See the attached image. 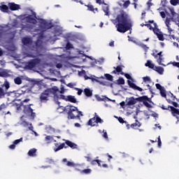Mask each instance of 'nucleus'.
Segmentation results:
<instances>
[{"mask_svg": "<svg viewBox=\"0 0 179 179\" xmlns=\"http://www.w3.org/2000/svg\"><path fill=\"white\" fill-rule=\"evenodd\" d=\"M115 22L117 23L115 27L119 33H127L132 28V22L128 17V14L124 11L117 15Z\"/></svg>", "mask_w": 179, "mask_h": 179, "instance_id": "f257e3e1", "label": "nucleus"}, {"mask_svg": "<svg viewBox=\"0 0 179 179\" xmlns=\"http://www.w3.org/2000/svg\"><path fill=\"white\" fill-rule=\"evenodd\" d=\"M58 93H59V89L57 86L47 88L40 94L39 100L41 103H47L50 100V97H53L55 101L61 99L66 101V96L65 95L58 94Z\"/></svg>", "mask_w": 179, "mask_h": 179, "instance_id": "f03ea898", "label": "nucleus"}, {"mask_svg": "<svg viewBox=\"0 0 179 179\" xmlns=\"http://www.w3.org/2000/svg\"><path fill=\"white\" fill-rule=\"evenodd\" d=\"M64 111L67 113L68 115V120H80V115H83L82 114V112L79 111L78 109V107L71 106V105H67L64 108Z\"/></svg>", "mask_w": 179, "mask_h": 179, "instance_id": "7ed1b4c3", "label": "nucleus"}, {"mask_svg": "<svg viewBox=\"0 0 179 179\" xmlns=\"http://www.w3.org/2000/svg\"><path fill=\"white\" fill-rule=\"evenodd\" d=\"M120 75H122L125 76L127 79H129L127 80V83L129 87H131V89H134V90H138V92H143V89H142L141 87H138L136 84L131 82V80H133L132 77H131V75H129V73H125L124 72L120 73Z\"/></svg>", "mask_w": 179, "mask_h": 179, "instance_id": "20e7f679", "label": "nucleus"}, {"mask_svg": "<svg viewBox=\"0 0 179 179\" xmlns=\"http://www.w3.org/2000/svg\"><path fill=\"white\" fill-rule=\"evenodd\" d=\"M138 101H141L143 103V104L147 107V108H152V105L149 103H152V99L148 97V96H140L138 99Z\"/></svg>", "mask_w": 179, "mask_h": 179, "instance_id": "39448f33", "label": "nucleus"}, {"mask_svg": "<svg viewBox=\"0 0 179 179\" xmlns=\"http://www.w3.org/2000/svg\"><path fill=\"white\" fill-rule=\"evenodd\" d=\"M93 121L96 122V124H103L104 121L100 117V116L97 115V113H95V117L91 118L88 122L87 124L90 125V127H95L96 124H93Z\"/></svg>", "mask_w": 179, "mask_h": 179, "instance_id": "423d86ee", "label": "nucleus"}, {"mask_svg": "<svg viewBox=\"0 0 179 179\" xmlns=\"http://www.w3.org/2000/svg\"><path fill=\"white\" fill-rule=\"evenodd\" d=\"M157 50H155V52L152 53V55L153 57L157 59V62L159 64V65H162L163 66H166V65L163 64L162 62H163V55L162 52H158Z\"/></svg>", "mask_w": 179, "mask_h": 179, "instance_id": "0eeeda50", "label": "nucleus"}, {"mask_svg": "<svg viewBox=\"0 0 179 179\" xmlns=\"http://www.w3.org/2000/svg\"><path fill=\"white\" fill-rule=\"evenodd\" d=\"M39 62H40L39 59H31L29 62H27V68L28 69H33L34 68H36L37 65H38Z\"/></svg>", "mask_w": 179, "mask_h": 179, "instance_id": "6e6552de", "label": "nucleus"}, {"mask_svg": "<svg viewBox=\"0 0 179 179\" xmlns=\"http://www.w3.org/2000/svg\"><path fill=\"white\" fill-rule=\"evenodd\" d=\"M32 104H29L27 106H24L23 112L24 114H30L31 117H36V113L33 112V108H31Z\"/></svg>", "mask_w": 179, "mask_h": 179, "instance_id": "1a4fd4ad", "label": "nucleus"}, {"mask_svg": "<svg viewBox=\"0 0 179 179\" xmlns=\"http://www.w3.org/2000/svg\"><path fill=\"white\" fill-rule=\"evenodd\" d=\"M12 76V71L3 69L0 71V78H10Z\"/></svg>", "mask_w": 179, "mask_h": 179, "instance_id": "9d476101", "label": "nucleus"}, {"mask_svg": "<svg viewBox=\"0 0 179 179\" xmlns=\"http://www.w3.org/2000/svg\"><path fill=\"white\" fill-rule=\"evenodd\" d=\"M29 101H30V99H24L22 101H21L20 103H15V108L17 111H20V110H22V107L24 108V106H27V105H24V103H29Z\"/></svg>", "mask_w": 179, "mask_h": 179, "instance_id": "9b49d317", "label": "nucleus"}, {"mask_svg": "<svg viewBox=\"0 0 179 179\" xmlns=\"http://www.w3.org/2000/svg\"><path fill=\"white\" fill-rule=\"evenodd\" d=\"M41 24L45 27V29H52L54 27V24L51 22H48L45 21V20L41 19Z\"/></svg>", "mask_w": 179, "mask_h": 179, "instance_id": "f8f14e48", "label": "nucleus"}, {"mask_svg": "<svg viewBox=\"0 0 179 179\" xmlns=\"http://www.w3.org/2000/svg\"><path fill=\"white\" fill-rule=\"evenodd\" d=\"M27 23H31L32 24H36L37 23V20L34 18L31 15H29L24 17Z\"/></svg>", "mask_w": 179, "mask_h": 179, "instance_id": "ddd939ff", "label": "nucleus"}, {"mask_svg": "<svg viewBox=\"0 0 179 179\" xmlns=\"http://www.w3.org/2000/svg\"><path fill=\"white\" fill-rule=\"evenodd\" d=\"M8 7L10 10H19L20 9V5L15 3H8Z\"/></svg>", "mask_w": 179, "mask_h": 179, "instance_id": "4468645a", "label": "nucleus"}, {"mask_svg": "<svg viewBox=\"0 0 179 179\" xmlns=\"http://www.w3.org/2000/svg\"><path fill=\"white\" fill-rule=\"evenodd\" d=\"M138 99H139V97L136 98V99H134V96L130 97L127 102V105L128 106H135V103H138V101H139Z\"/></svg>", "mask_w": 179, "mask_h": 179, "instance_id": "2eb2a0df", "label": "nucleus"}, {"mask_svg": "<svg viewBox=\"0 0 179 179\" xmlns=\"http://www.w3.org/2000/svg\"><path fill=\"white\" fill-rule=\"evenodd\" d=\"M55 146H56V148H53V150L55 152H58V151L62 150L63 148H67L66 146H65V143H62L59 145H58V143H55Z\"/></svg>", "mask_w": 179, "mask_h": 179, "instance_id": "dca6fc26", "label": "nucleus"}, {"mask_svg": "<svg viewBox=\"0 0 179 179\" xmlns=\"http://www.w3.org/2000/svg\"><path fill=\"white\" fill-rule=\"evenodd\" d=\"M84 94L87 97H92L93 96V90H90V88L84 89Z\"/></svg>", "mask_w": 179, "mask_h": 179, "instance_id": "f3484780", "label": "nucleus"}, {"mask_svg": "<svg viewBox=\"0 0 179 179\" xmlns=\"http://www.w3.org/2000/svg\"><path fill=\"white\" fill-rule=\"evenodd\" d=\"M64 143H66L67 146H69V148H71V149H76V148H78V145L68 140H66Z\"/></svg>", "mask_w": 179, "mask_h": 179, "instance_id": "a211bd4d", "label": "nucleus"}, {"mask_svg": "<svg viewBox=\"0 0 179 179\" xmlns=\"http://www.w3.org/2000/svg\"><path fill=\"white\" fill-rule=\"evenodd\" d=\"M35 51H37L38 50H40L41 47H43V41L40 39H38L35 43Z\"/></svg>", "mask_w": 179, "mask_h": 179, "instance_id": "6ab92c4d", "label": "nucleus"}, {"mask_svg": "<svg viewBox=\"0 0 179 179\" xmlns=\"http://www.w3.org/2000/svg\"><path fill=\"white\" fill-rule=\"evenodd\" d=\"M37 149L36 148H32L29 150L28 152V156H30L31 157H36L37 156Z\"/></svg>", "mask_w": 179, "mask_h": 179, "instance_id": "aec40b11", "label": "nucleus"}, {"mask_svg": "<svg viewBox=\"0 0 179 179\" xmlns=\"http://www.w3.org/2000/svg\"><path fill=\"white\" fill-rule=\"evenodd\" d=\"M114 71L111 72V73H114L117 75V73H121L122 72V66H117V67H113Z\"/></svg>", "mask_w": 179, "mask_h": 179, "instance_id": "412c9836", "label": "nucleus"}, {"mask_svg": "<svg viewBox=\"0 0 179 179\" xmlns=\"http://www.w3.org/2000/svg\"><path fill=\"white\" fill-rule=\"evenodd\" d=\"M62 162H63V163H66V165L68 167H75V166H76V164H75L72 162L68 161V159H66V158L63 159Z\"/></svg>", "mask_w": 179, "mask_h": 179, "instance_id": "4be33fe9", "label": "nucleus"}, {"mask_svg": "<svg viewBox=\"0 0 179 179\" xmlns=\"http://www.w3.org/2000/svg\"><path fill=\"white\" fill-rule=\"evenodd\" d=\"M66 101H70V103H76V98L72 95H68L66 97Z\"/></svg>", "mask_w": 179, "mask_h": 179, "instance_id": "5701e85b", "label": "nucleus"}, {"mask_svg": "<svg viewBox=\"0 0 179 179\" xmlns=\"http://www.w3.org/2000/svg\"><path fill=\"white\" fill-rule=\"evenodd\" d=\"M153 69L154 71L159 73V75H163L164 72V69H163V67L162 66H155Z\"/></svg>", "mask_w": 179, "mask_h": 179, "instance_id": "b1692460", "label": "nucleus"}, {"mask_svg": "<svg viewBox=\"0 0 179 179\" xmlns=\"http://www.w3.org/2000/svg\"><path fill=\"white\" fill-rule=\"evenodd\" d=\"M47 143H52V142H57V140L54 139V137L52 136H46L45 138Z\"/></svg>", "mask_w": 179, "mask_h": 179, "instance_id": "393cba45", "label": "nucleus"}, {"mask_svg": "<svg viewBox=\"0 0 179 179\" xmlns=\"http://www.w3.org/2000/svg\"><path fill=\"white\" fill-rule=\"evenodd\" d=\"M22 41L24 45H29V44L31 43V39H30V38L24 37L22 38Z\"/></svg>", "mask_w": 179, "mask_h": 179, "instance_id": "a878e982", "label": "nucleus"}, {"mask_svg": "<svg viewBox=\"0 0 179 179\" xmlns=\"http://www.w3.org/2000/svg\"><path fill=\"white\" fill-rule=\"evenodd\" d=\"M141 122H139V121H138V120H136V122L133 123L130 125L131 128H132L133 129H135L136 128H140L141 127Z\"/></svg>", "mask_w": 179, "mask_h": 179, "instance_id": "bb28decb", "label": "nucleus"}, {"mask_svg": "<svg viewBox=\"0 0 179 179\" xmlns=\"http://www.w3.org/2000/svg\"><path fill=\"white\" fill-rule=\"evenodd\" d=\"M1 12H4L6 13H9V6L3 4L1 7Z\"/></svg>", "mask_w": 179, "mask_h": 179, "instance_id": "cd10ccee", "label": "nucleus"}, {"mask_svg": "<svg viewBox=\"0 0 179 179\" xmlns=\"http://www.w3.org/2000/svg\"><path fill=\"white\" fill-rule=\"evenodd\" d=\"M145 66H148V68H150V69H155V64H153L152 63V62H150V60H148L146 63H145Z\"/></svg>", "mask_w": 179, "mask_h": 179, "instance_id": "c85d7f7f", "label": "nucleus"}, {"mask_svg": "<svg viewBox=\"0 0 179 179\" xmlns=\"http://www.w3.org/2000/svg\"><path fill=\"white\" fill-rule=\"evenodd\" d=\"M105 78L107 79V80H110V82L114 80V76L109 73L105 74Z\"/></svg>", "mask_w": 179, "mask_h": 179, "instance_id": "c756f323", "label": "nucleus"}, {"mask_svg": "<svg viewBox=\"0 0 179 179\" xmlns=\"http://www.w3.org/2000/svg\"><path fill=\"white\" fill-rule=\"evenodd\" d=\"M81 174H91L92 173V169H86L84 170L80 171Z\"/></svg>", "mask_w": 179, "mask_h": 179, "instance_id": "7c9ffc66", "label": "nucleus"}, {"mask_svg": "<svg viewBox=\"0 0 179 179\" xmlns=\"http://www.w3.org/2000/svg\"><path fill=\"white\" fill-rule=\"evenodd\" d=\"M143 80L144 83H152V79L149 76L143 77Z\"/></svg>", "mask_w": 179, "mask_h": 179, "instance_id": "2f4dec72", "label": "nucleus"}, {"mask_svg": "<svg viewBox=\"0 0 179 179\" xmlns=\"http://www.w3.org/2000/svg\"><path fill=\"white\" fill-rule=\"evenodd\" d=\"M14 83L15 85H22V78L20 77H17L14 79Z\"/></svg>", "mask_w": 179, "mask_h": 179, "instance_id": "473e14b6", "label": "nucleus"}, {"mask_svg": "<svg viewBox=\"0 0 179 179\" xmlns=\"http://www.w3.org/2000/svg\"><path fill=\"white\" fill-rule=\"evenodd\" d=\"M106 16H108L109 15V10H110V8H108V6H103L102 8Z\"/></svg>", "mask_w": 179, "mask_h": 179, "instance_id": "72a5a7b5", "label": "nucleus"}, {"mask_svg": "<svg viewBox=\"0 0 179 179\" xmlns=\"http://www.w3.org/2000/svg\"><path fill=\"white\" fill-rule=\"evenodd\" d=\"M117 85H125V80L122 78V77H120L119 79L117 80Z\"/></svg>", "mask_w": 179, "mask_h": 179, "instance_id": "f704fd0d", "label": "nucleus"}, {"mask_svg": "<svg viewBox=\"0 0 179 179\" xmlns=\"http://www.w3.org/2000/svg\"><path fill=\"white\" fill-rule=\"evenodd\" d=\"M96 100L98 101H106V99H107L108 100H110V99L107 98V97H105V98H101L100 97V96L99 95H96Z\"/></svg>", "mask_w": 179, "mask_h": 179, "instance_id": "c9c22d12", "label": "nucleus"}, {"mask_svg": "<svg viewBox=\"0 0 179 179\" xmlns=\"http://www.w3.org/2000/svg\"><path fill=\"white\" fill-rule=\"evenodd\" d=\"M159 92L162 97H167V94H166V90L164 88L159 90Z\"/></svg>", "mask_w": 179, "mask_h": 179, "instance_id": "e433bc0d", "label": "nucleus"}, {"mask_svg": "<svg viewBox=\"0 0 179 179\" xmlns=\"http://www.w3.org/2000/svg\"><path fill=\"white\" fill-rule=\"evenodd\" d=\"M129 5H131V1L129 0H127L126 1H124V3H123V8H124L125 9H127V8H128V6H129Z\"/></svg>", "mask_w": 179, "mask_h": 179, "instance_id": "4c0bfd02", "label": "nucleus"}, {"mask_svg": "<svg viewBox=\"0 0 179 179\" xmlns=\"http://www.w3.org/2000/svg\"><path fill=\"white\" fill-rule=\"evenodd\" d=\"M170 3L173 5V6H177V5L179 3V0H171Z\"/></svg>", "mask_w": 179, "mask_h": 179, "instance_id": "58836bf2", "label": "nucleus"}, {"mask_svg": "<svg viewBox=\"0 0 179 179\" xmlns=\"http://www.w3.org/2000/svg\"><path fill=\"white\" fill-rule=\"evenodd\" d=\"M171 13L172 17L173 19H177V17H178V14H177V13L174 12V10H171Z\"/></svg>", "mask_w": 179, "mask_h": 179, "instance_id": "ea45409f", "label": "nucleus"}, {"mask_svg": "<svg viewBox=\"0 0 179 179\" xmlns=\"http://www.w3.org/2000/svg\"><path fill=\"white\" fill-rule=\"evenodd\" d=\"M6 108H8V105L5 103L0 105V111H3V110H6Z\"/></svg>", "mask_w": 179, "mask_h": 179, "instance_id": "a19ab883", "label": "nucleus"}, {"mask_svg": "<svg viewBox=\"0 0 179 179\" xmlns=\"http://www.w3.org/2000/svg\"><path fill=\"white\" fill-rule=\"evenodd\" d=\"M5 96V91L3 90V88L0 87V99H2V97H4Z\"/></svg>", "mask_w": 179, "mask_h": 179, "instance_id": "79ce46f5", "label": "nucleus"}, {"mask_svg": "<svg viewBox=\"0 0 179 179\" xmlns=\"http://www.w3.org/2000/svg\"><path fill=\"white\" fill-rule=\"evenodd\" d=\"M157 36L158 37L159 41H164V36H163V34H158Z\"/></svg>", "mask_w": 179, "mask_h": 179, "instance_id": "37998d69", "label": "nucleus"}, {"mask_svg": "<svg viewBox=\"0 0 179 179\" xmlns=\"http://www.w3.org/2000/svg\"><path fill=\"white\" fill-rule=\"evenodd\" d=\"M85 6H87V10H90L91 12H94V7L93 6V5H85Z\"/></svg>", "mask_w": 179, "mask_h": 179, "instance_id": "c03bdc74", "label": "nucleus"}, {"mask_svg": "<svg viewBox=\"0 0 179 179\" xmlns=\"http://www.w3.org/2000/svg\"><path fill=\"white\" fill-rule=\"evenodd\" d=\"M3 86L6 88V90H8V89H9V87H10V85L9 84V82L8 81H5L3 83Z\"/></svg>", "mask_w": 179, "mask_h": 179, "instance_id": "a18cd8bd", "label": "nucleus"}, {"mask_svg": "<svg viewBox=\"0 0 179 179\" xmlns=\"http://www.w3.org/2000/svg\"><path fill=\"white\" fill-rule=\"evenodd\" d=\"M66 50H71V48H73V45H72L71 43L68 42L66 45Z\"/></svg>", "mask_w": 179, "mask_h": 179, "instance_id": "49530a36", "label": "nucleus"}, {"mask_svg": "<svg viewBox=\"0 0 179 179\" xmlns=\"http://www.w3.org/2000/svg\"><path fill=\"white\" fill-rule=\"evenodd\" d=\"M152 31H154V33L156 34V36H157L160 33H162V32H160V30L157 27L152 29Z\"/></svg>", "mask_w": 179, "mask_h": 179, "instance_id": "de8ad7c7", "label": "nucleus"}, {"mask_svg": "<svg viewBox=\"0 0 179 179\" xmlns=\"http://www.w3.org/2000/svg\"><path fill=\"white\" fill-rule=\"evenodd\" d=\"M23 138H20V139H17L13 141L14 145H17L18 143H20V142H22Z\"/></svg>", "mask_w": 179, "mask_h": 179, "instance_id": "09e8293b", "label": "nucleus"}, {"mask_svg": "<svg viewBox=\"0 0 179 179\" xmlns=\"http://www.w3.org/2000/svg\"><path fill=\"white\" fill-rule=\"evenodd\" d=\"M75 90H77L78 92H77V94L78 96H80L82 95V93H83V90L82 89H80V88H75Z\"/></svg>", "mask_w": 179, "mask_h": 179, "instance_id": "8fccbe9b", "label": "nucleus"}, {"mask_svg": "<svg viewBox=\"0 0 179 179\" xmlns=\"http://www.w3.org/2000/svg\"><path fill=\"white\" fill-rule=\"evenodd\" d=\"M155 86H156V88H157L158 90H159V91L162 90H163V89H164V87H162V85H160V84H159V83L156 84Z\"/></svg>", "mask_w": 179, "mask_h": 179, "instance_id": "3c124183", "label": "nucleus"}, {"mask_svg": "<svg viewBox=\"0 0 179 179\" xmlns=\"http://www.w3.org/2000/svg\"><path fill=\"white\" fill-rule=\"evenodd\" d=\"M84 79H85V80H87L88 79H92V80H96V82H99V80H97L94 78H92L87 76V75L84 76Z\"/></svg>", "mask_w": 179, "mask_h": 179, "instance_id": "603ef678", "label": "nucleus"}, {"mask_svg": "<svg viewBox=\"0 0 179 179\" xmlns=\"http://www.w3.org/2000/svg\"><path fill=\"white\" fill-rule=\"evenodd\" d=\"M97 162H99V159H93L91 160V164L92 166H96V164H97Z\"/></svg>", "mask_w": 179, "mask_h": 179, "instance_id": "864d4df0", "label": "nucleus"}, {"mask_svg": "<svg viewBox=\"0 0 179 179\" xmlns=\"http://www.w3.org/2000/svg\"><path fill=\"white\" fill-rule=\"evenodd\" d=\"M118 121H119V122H120V124H124V122H125V124H127V122H125L124 120V119L122 117H119Z\"/></svg>", "mask_w": 179, "mask_h": 179, "instance_id": "5fc2aeb1", "label": "nucleus"}, {"mask_svg": "<svg viewBox=\"0 0 179 179\" xmlns=\"http://www.w3.org/2000/svg\"><path fill=\"white\" fill-rule=\"evenodd\" d=\"M141 48H143V50H149V47H148L145 44H141Z\"/></svg>", "mask_w": 179, "mask_h": 179, "instance_id": "6e6d98bb", "label": "nucleus"}, {"mask_svg": "<svg viewBox=\"0 0 179 179\" xmlns=\"http://www.w3.org/2000/svg\"><path fill=\"white\" fill-rule=\"evenodd\" d=\"M145 26L148 27L150 30H153V27H152V24H145Z\"/></svg>", "mask_w": 179, "mask_h": 179, "instance_id": "4d7b16f0", "label": "nucleus"}, {"mask_svg": "<svg viewBox=\"0 0 179 179\" xmlns=\"http://www.w3.org/2000/svg\"><path fill=\"white\" fill-rule=\"evenodd\" d=\"M27 57H29V58H36V55L34 54L28 53L27 54Z\"/></svg>", "mask_w": 179, "mask_h": 179, "instance_id": "13d9d810", "label": "nucleus"}, {"mask_svg": "<svg viewBox=\"0 0 179 179\" xmlns=\"http://www.w3.org/2000/svg\"><path fill=\"white\" fill-rule=\"evenodd\" d=\"M15 148H16V145L15 143L9 145V149H11L12 150H13Z\"/></svg>", "mask_w": 179, "mask_h": 179, "instance_id": "bf43d9fd", "label": "nucleus"}, {"mask_svg": "<svg viewBox=\"0 0 179 179\" xmlns=\"http://www.w3.org/2000/svg\"><path fill=\"white\" fill-rule=\"evenodd\" d=\"M158 146L159 148H162V140L160 139V136L158 137Z\"/></svg>", "mask_w": 179, "mask_h": 179, "instance_id": "052dcab7", "label": "nucleus"}, {"mask_svg": "<svg viewBox=\"0 0 179 179\" xmlns=\"http://www.w3.org/2000/svg\"><path fill=\"white\" fill-rule=\"evenodd\" d=\"M147 5H148V8H150V6H152L153 5V3H152V0H149L147 2Z\"/></svg>", "mask_w": 179, "mask_h": 179, "instance_id": "680f3d73", "label": "nucleus"}, {"mask_svg": "<svg viewBox=\"0 0 179 179\" xmlns=\"http://www.w3.org/2000/svg\"><path fill=\"white\" fill-rule=\"evenodd\" d=\"M172 65H173V66H177V68H179V62H173L172 63Z\"/></svg>", "mask_w": 179, "mask_h": 179, "instance_id": "e2e57ef3", "label": "nucleus"}, {"mask_svg": "<svg viewBox=\"0 0 179 179\" xmlns=\"http://www.w3.org/2000/svg\"><path fill=\"white\" fill-rule=\"evenodd\" d=\"M68 87H71V89H73V86H75V85L72 83H69L68 85H67Z\"/></svg>", "mask_w": 179, "mask_h": 179, "instance_id": "0e129e2a", "label": "nucleus"}, {"mask_svg": "<svg viewBox=\"0 0 179 179\" xmlns=\"http://www.w3.org/2000/svg\"><path fill=\"white\" fill-rule=\"evenodd\" d=\"M171 104L173 107H178V103L177 102L171 101Z\"/></svg>", "mask_w": 179, "mask_h": 179, "instance_id": "69168bd1", "label": "nucleus"}, {"mask_svg": "<svg viewBox=\"0 0 179 179\" xmlns=\"http://www.w3.org/2000/svg\"><path fill=\"white\" fill-rule=\"evenodd\" d=\"M160 15L162 17V19H164V17H166V13L163 11L160 13Z\"/></svg>", "mask_w": 179, "mask_h": 179, "instance_id": "338daca9", "label": "nucleus"}, {"mask_svg": "<svg viewBox=\"0 0 179 179\" xmlns=\"http://www.w3.org/2000/svg\"><path fill=\"white\" fill-rule=\"evenodd\" d=\"M48 129H49V131H52V132H55V129H54V127H52L51 126H49L48 127Z\"/></svg>", "mask_w": 179, "mask_h": 179, "instance_id": "774afa93", "label": "nucleus"}]
</instances>
